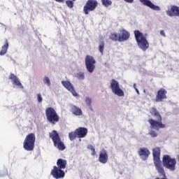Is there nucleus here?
I'll list each match as a JSON object with an SVG mask.
<instances>
[{"label":"nucleus","mask_w":179,"mask_h":179,"mask_svg":"<svg viewBox=\"0 0 179 179\" xmlns=\"http://www.w3.org/2000/svg\"><path fill=\"white\" fill-rule=\"evenodd\" d=\"M134 33L139 48L143 51H146V50L149 48V42L148 41V39H146V36H145L143 33L140 32L139 30H136Z\"/></svg>","instance_id":"1"},{"label":"nucleus","mask_w":179,"mask_h":179,"mask_svg":"<svg viewBox=\"0 0 179 179\" xmlns=\"http://www.w3.org/2000/svg\"><path fill=\"white\" fill-rule=\"evenodd\" d=\"M152 115L155 117V120L150 119L148 120L149 124H150V128L152 129H156L159 131L160 129L166 128V124L162 123V115L159 113H152Z\"/></svg>","instance_id":"2"},{"label":"nucleus","mask_w":179,"mask_h":179,"mask_svg":"<svg viewBox=\"0 0 179 179\" xmlns=\"http://www.w3.org/2000/svg\"><path fill=\"white\" fill-rule=\"evenodd\" d=\"M49 136L52 139L55 148H57L59 150H65V144L61 141V137H59V134L57 131H52V132L49 134Z\"/></svg>","instance_id":"3"},{"label":"nucleus","mask_w":179,"mask_h":179,"mask_svg":"<svg viewBox=\"0 0 179 179\" xmlns=\"http://www.w3.org/2000/svg\"><path fill=\"white\" fill-rule=\"evenodd\" d=\"M34 143H36V134L34 133H30L27 135L23 143L24 150H27V152L34 150Z\"/></svg>","instance_id":"4"},{"label":"nucleus","mask_w":179,"mask_h":179,"mask_svg":"<svg viewBox=\"0 0 179 179\" xmlns=\"http://www.w3.org/2000/svg\"><path fill=\"white\" fill-rule=\"evenodd\" d=\"M162 163L164 167L171 170V171H174L176 170V164H177V161L174 158H171L170 155H164L162 159Z\"/></svg>","instance_id":"5"},{"label":"nucleus","mask_w":179,"mask_h":179,"mask_svg":"<svg viewBox=\"0 0 179 179\" xmlns=\"http://www.w3.org/2000/svg\"><path fill=\"white\" fill-rule=\"evenodd\" d=\"M86 69L90 73H93L96 69V59L92 55H86L85 57Z\"/></svg>","instance_id":"6"},{"label":"nucleus","mask_w":179,"mask_h":179,"mask_svg":"<svg viewBox=\"0 0 179 179\" xmlns=\"http://www.w3.org/2000/svg\"><path fill=\"white\" fill-rule=\"evenodd\" d=\"M110 89L113 93L118 96V97H124L125 96L124 91L120 87V83L115 79L111 80Z\"/></svg>","instance_id":"7"},{"label":"nucleus","mask_w":179,"mask_h":179,"mask_svg":"<svg viewBox=\"0 0 179 179\" xmlns=\"http://www.w3.org/2000/svg\"><path fill=\"white\" fill-rule=\"evenodd\" d=\"M97 6H99V2L97 0H87L83 7V13L85 15H89L90 12L95 10Z\"/></svg>","instance_id":"8"},{"label":"nucleus","mask_w":179,"mask_h":179,"mask_svg":"<svg viewBox=\"0 0 179 179\" xmlns=\"http://www.w3.org/2000/svg\"><path fill=\"white\" fill-rule=\"evenodd\" d=\"M167 99V90L164 88H160L157 93V96L155 97L156 103H160L163 101V100H166Z\"/></svg>","instance_id":"9"},{"label":"nucleus","mask_w":179,"mask_h":179,"mask_svg":"<svg viewBox=\"0 0 179 179\" xmlns=\"http://www.w3.org/2000/svg\"><path fill=\"white\" fill-rule=\"evenodd\" d=\"M62 85H64V87L70 92L74 97H79V94H78V92L75 90V87H73V85L71 82L68 80H63L62 81Z\"/></svg>","instance_id":"10"},{"label":"nucleus","mask_w":179,"mask_h":179,"mask_svg":"<svg viewBox=\"0 0 179 179\" xmlns=\"http://www.w3.org/2000/svg\"><path fill=\"white\" fill-rule=\"evenodd\" d=\"M51 174L54 178L59 179L64 178L65 177V172L57 166H53V169L51 171Z\"/></svg>","instance_id":"11"},{"label":"nucleus","mask_w":179,"mask_h":179,"mask_svg":"<svg viewBox=\"0 0 179 179\" xmlns=\"http://www.w3.org/2000/svg\"><path fill=\"white\" fill-rule=\"evenodd\" d=\"M46 117L48 121L53 125H55V123L59 121V116L56 113H46Z\"/></svg>","instance_id":"12"},{"label":"nucleus","mask_w":179,"mask_h":179,"mask_svg":"<svg viewBox=\"0 0 179 179\" xmlns=\"http://www.w3.org/2000/svg\"><path fill=\"white\" fill-rule=\"evenodd\" d=\"M119 34V42L122 43L123 41H127L131 37V34L126 29H120Z\"/></svg>","instance_id":"13"},{"label":"nucleus","mask_w":179,"mask_h":179,"mask_svg":"<svg viewBox=\"0 0 179 179\" xmlns=\"http://www.w3.org/2000/svg\"><path fill=\"white\" fill-rule=\"evenodd\" d=\"M99 162L102 164H106V163L108 162V154L107 153V150L103 149L99 152Z\"/></svg>","instance_id":"14"},{"label":"nucleus","mask_w":179,"mask_h":179,"mask_svg":"<svg viewBox=\"0 0 179 179\" xmlns=\"http://www.w3.org/2000/svg\"><path fill=\"white\" fill-rule=\"evenodd\" d=\"M9 79L12 81L13 85L17 86L20 89H24L23 85H22V83H20V80L16 75L11 73L9 76Z\"/></svg>","instance_id":"15"},{"label":"nucleus","mask_w":179,"mask_h":179,"mask_svg":"<svg viewBox=\"0 0 179 179\" xmlns=\"http://www.w3.org/2000/svg\"><path fill=\"white\" fill-rule=\"evenodd\" d=\"M138 153L143 160H148V157H149V155H150V151L146 148H141L138 151Z\"/></svg>","instance_id":"16"},{"label":"nucleus","mask_w":179,"mask_h":179,"mask_svg":"<svg viewBox=\"0 0 179 179\" xmlns=\"http://www.w3.org/2000/svg\"><path fill=\"white\" fill-rule=\"evenodd\" d=\"M140 2H141L143 5H145V6L150 8L152 10H160V7L155 5L152 1H150V0H140Z\"/></svg>","instance_id":"17"},{"label":"nucleus","mask_w":179,"mask_h":179,"mask_svg":"<svg viewBox=\"0 0 179 179\" xmlns=\"http://www.w3.org/2000/svg\"><path fill=\"white\" fill-rule=\"evenodd\" d=\"M77 136L79 138H85L86 135H87V128L86 127H79L76 129Z\"/></svg>","instance_id":"18"},{"label":"nucleus","mask_w":179,"mask_h":179,"mask_svg":"<svg viewBox=\"0 0 179 179\" xmlns=\"http://www.w3.org/2000/svg\"><path fill=\"white\" fill-rule=\"evenodd\" d=\"M66 164H67V162L66 159H57V167L60 170H64V169H66Z\"/></svg>","instance_id":"19"},{"label":"nucleus","mask_w":179,"mask_h":179,"mask_svg":"<svg viewBox=\"0 0 179 179\" xmlns=\"http://www.w3.org/2000/svg\"><path fill=\"white\" fill-rule=\"evenodd\" d=\"M8 48H9V42H8V39H6L5 45L2 46L0 51V55H5L8 52Z\"/></svg>","instance_id":"20"},{"label":"nucleus","mask_w":179,"mask_h":179,"mask_svg":"<svg viewBox=\"0 0 179 179\" xmlns=\"http://www.w3.org/2000/svg\"><path fill=\"white\" fill-rule=\"evenodd\" d=\"M109 38L112 40V41H120V36H118L117 33H111L109 36Z\"/></svg>","instance_id":"21"},{"label":"nucleus","mask_w":179,"mask_h":179,"mask_svg":"<svg viewBox=\"0 0 179 179\" xmlns=\"http://www.w3.org/2000/svg\"><path fill=\"white\" fill-rule=\"evenodd\" d=\"M69 138L70 141H75L76 138H78V133H76V130L74 131H71L69 134Z\"/></svg>","instance_id":"22"},{"label":"nucleus","mask_w":179,"mask_h":179,"mask_svg":"<svg viewBox=\"0 0 179 179\" xmlns=\"http://www.w3.org/2000/svg\"><path fill=\"white\" fill-rule=\"evenodd\" d=\"M106 45V43H104V41H101L99 45V51L103 55L104 54V47Z\"/></svg>","instance_id":"23"},{"label":"nucleus","mask_w":179,"mask_h":179,"mask_svg":"<svg viewBox=\"0 0 179 179\" xmlns=\"http://www.w3.org/2000/svg\"><path fill=\"white\" fill-rule=\"evenodd\" d=\"M101 1L105 8H108V6H111V5H113V1H111V0H101Z\"/></svg>","instance_id":"24"},{"label":"nucleus","mask_w":179,"mask_h":179,"mask_svg":"<svg viewBox=\"0 0 179 179\" xmlns=\"http://www.w3.org/2000/svg\"><path fill=\"white\" fill-rule=\"evenodd\" d=\"M76 76L77 79H79V80H85V73L84 72L77 73Z\"/></svg>","instance_id":"25"},{"label":"nucleus","mask_w":179,"mask_h":179,"mask_svg":"<svg viewBox=\"0 0 179 179\" xmlns=\"http://www.w3.org/2000/svg\"><path fill=\"white\" fill-rule=\"evenodd\" d=\"M85 103L87 104V106H88V107H90V108H92V99L90 97H87L85 99Z\"/></svg>","instance_id":"26"},{"label":"nucleus","mask_w":179,"mask_h":179,"mask_svg":"<svg viewBox=\"0 0 179 179\" xmlns=\"http://www.w3.org/2000/svg\"><path fill=\"white\" fill-rule=\"evenodd\" d=\"M43 82H44V83L48 85V86H51V80H50V78H48V76H45L44 78Z\"/></svg>","instance_id":"27"},{"label":"nucleus","mask_w":179,"mask_h":179,"mask_svg":"<svg viewBox=\"0 0 179 179\" xmlns=\"http://www.w3.org/2000/svg\"><path fill=\"white\" fill-rule=\"evenodd\" d=\"M71 110H72L73 113H82V110H80V108H79L75 106H73L71 107Z\"/></svg>","instance_id":"28"},{"label":"nucleus","mask_w":179,"mask_h":179,"mask_svg":"<svg viewBox=\"0 0 179 179\" xmlns=\"http://www.w3.org/2000/svg\"><path fill=\"white\" fill-rule=\"evenodd\" d=\"M66 5H67V6L69 8H73V1L72 0H67L66 1Z\"/></svg>","instance_id":"29"},{"label":"nucleus","mask_w":179,"mask_h":179,"mask_svg":"<svg viewBox=\"0 0 179 179\" xmlns=\"http://www.w3.org/2000/svg\"><path fill=\"white\" fill-rule=\"evenodd\" d=\"M149 134L152 138H156V136H157V133L153 130H151Z\"/></svg>","instance_id":"30"},{"label":"nucleus","mask_w":179,"mask_h":179,"mask_svg":"<svg viewBox=\"0 0 179 179\" xmlns=\"http://www.w3.org/2000/svg\"><path fill=\"white\" fill-rule=\"evenodd\" d=\"M45 113H55V109L54 108H48Z\"/></svg>","instance_id":"31"},{"label":"nucleus","mask_w":179,"mask_h":179,"mask_svg":"<svg viewBox=\"0 0 179 179\" xmlns=\"http://www.w3.org/2000/svg\"><path fill=\"white\" fill-rule=\"evenodd\" d=\"M37 100H38V103H42L43 102V97H41V94H37Z\"/></svg>","instance_id":"32"},{"label":"nucleus","mask_w":179,"mask_h":179,"mask_svg":"<svg viewBox=\"0 0 179 179\" xmlns=\"http://www.w3.org/2000/svg\"><path fill=\"white\" fill-rule=\"evenodd\" d=\"M91 150H92V155L96 156V149H94V148Z\"/></svg>","instance_id":"33"},{"label":"nucleus","mask_w":179,"mask_h":179,"mask_svg":"<svg viewBox=\"0 0 179 179\" xmlns=\"http://www.w3.org/2000/svg\"><path fill=\"white\" fill-rule=\"evenodd\" d=\"M91 150H92V155L96 156V149H94V148Z\"/></svg>","instance_id":"34"},{"label":"nucleus","mask_w":179,"mask_h":179,"mask_svg":"<svg viewBox=\"0 0 179 179\" xmlns=\"http://www.w3.org/2000/svg\"><path fill=\"white\" fill-rule=\"evenodd\" d=\"M91 150H92V155L96 156V149H94V148Z\"/></svg>","instance_id":"35"},{"label":"nucleus","mask_w":179,"mask_h":179,"mask_svg":"<svg viewBox=\"0 0 179 179\" xmlns=\"http://www.w3.org/2000/svg\"><path fill=\"white\" fill-rule=\"evenodd\" d=\"M160 34L161 36H162L163 37H166V34L164 33V30L160 31Z\"/></svg>","instance_id":"36"},{"label":"nucleus","mask_w":179,"mask_h":179,"mask_svg":"<svg viewBox=\"0 0 179 179\" xmlns=\"http://www.w3.org/2000/svg\"><path fill=\"white\" fill-rule=\"evenodd\" d=\"M124 2H127V3H134V0H124Z\"/></svg>","instance_id":"37"},{"label":"nucleus","mask_w":179,"mask_h":179,"mask_svg":"<svg viewBox=\"0 0 179 179\" xmlns=\"http://www.w3.org/2000/svg\"><path fill=\"white\" fill-rule=\"evenodd\" d=\"M151 113H157V109H156V108H152Z\"/></svg>","instance_id":"38"},{"label":"nucleus","mask_w":179,"mask_h":179,"mask_svg":"<svg viewBox=\"0 0 179 179\" xmlns=\"http://www.w3.org/2000/svg\"><path fill=\"white\" fill-rule=\"evenodd\" d=\"M94 147L93 146V145H89L88 146H87V149H90V150H92V149H94Z\"/></svg>","instance_id":"39"},{"label":"nucleus","mask_w":179,"mask_h":179,"mask_svg":"<svg viewBox=\"0 0 179 179\" xmlns=\"http://www.w3.org/2000/svg\"><path fill=\"white\" fill-rule=\"evenodd\" d=\"M134 87L136 92H137V93H139V90H138V88H136V84H134Z\"/></svg>","instance_id":"40"},{"label":"nucleus","mask_w":179,"mask_h":179,"mask_svg":"<svg viewBox=\"0 0 179 179\" xmlns=\"http://www.w3.org/2000/svg\"><path fill=\"white\" fill-rule=\"evenodd\" d=\"M75 115H82V113H74Z\"/></svg>","instance_id":"41"},{"label":"nucleus","mask_w":179,"mask_h":179,"mask_svg":"<svg viewBox=\"0 0 179 179\" xmlns=\"http://www.w3.org/2000/svg\"><path fill=\"white\" fill-rule=\"evenodd\" d=\"M73 1H76V0H73Z\"/></svg>","instance_id":"42"}]
</instances>
